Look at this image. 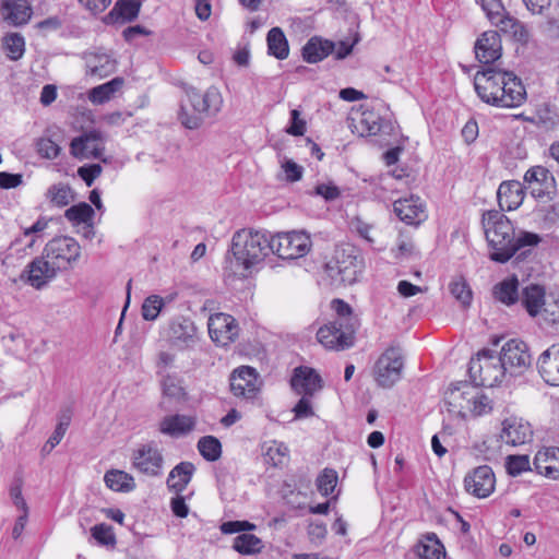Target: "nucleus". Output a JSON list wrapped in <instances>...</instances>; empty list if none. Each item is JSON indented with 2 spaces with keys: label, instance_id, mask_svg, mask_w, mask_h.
Here are the masks:
<instances>
[{
  "label": "nucleus",
  "instance_id": "412c9836",
  "mask_svg": "<svg viewBox=\"0 0 559 559\" xmlns=\"http://www.w3.org/2000/svg\"><path fill=\"white\" fill-rule=\"evenodd\" d=\"M104 150L103 138L97 131L84 133L71 142V154L78 158H100Z\"/></svg>",
  "mask_w": 559,
  "mask_h": 559
},
{
  "label": "nucleus",
  "instance_id": "c9c22d12",
  "mask_svg": "<svg viewBox=\"0 0 559 559\" xmlns=\"http://www.w3.org/2000/svg\"><path fill=\"white\" fill-rule=\"evenodd\" d=\"M124 80L122 78H114L109 82L93 87L88 93V99L96 105L105 104L122 88Z\"/></svg>",
  "mask_w": 559,
  "mask_h": 559
},
{
  "label": "nucleus",
  "instance_id": "393cba45",
  "mask_svg": "<svg viewBox=\"0 0 559 559\" xmlns=\"http://www.w3.org/2000/svg\"><path fill=\"white\" fill-rule=\"evenodd\" d=\"M501 39L496 31H487L481 34L475 44V55L479 62L489 64L501 57Z\"/></svg>",
  "mask_w": 559,
  "mask_h": 559
},
{
  "label": "nucleus",
  "instance_id": "774afa93",
  "mask_svg": "<svg viewBox=\"0 0 559 559\" xmlns=\"http://www.w3.org/2000/svg\"><path fill=\"white\" fill-rule=\"evenodd\" d=\"M219 528L223 534H235L254 530L255 525L248 521H227Z\"/></svg>",
  "mask_w": 559,
  "mask_h": 559
},
{
  "label": "nucleus",
  "instance_id": "338daca9",
  "mask_svg": "<svg viewBox=\"0 0 559 559\" xmlns=\"http://www.w3.org/2000/svg\"><path fill=\"white\" fill-rule=\"evenodd\" d=\"M334 305V309L337 313V319H335L333 322H353L356 329L357 320L355 317H353L352 308L349 307V305L340 299L335 300Z\"/></svg>",
  "mask_w": 559,
  "mask_h": 559
},
{
  "label": "nucleus",
  "instance_id": "f03ea898",
  "mask_svg": "<svg viewBox=\"0 0 559 559\" xmlns=\"http://www.w3.org/2000/svg\"><path fill=\"white\" fill-rule=\"evenodd\" d=\"M330 260L317 261V269L322 266L333 285H352L362 274L365 262L356 247H333Z\"/></svg>",
  "mask_w": 559,
  "mask_h": 559
},
{
  "label": "nucleus",
  "instance_id": "13d9d810",
  "mask_svg": "<svg viewBox=\"0 0 559 559\" xmlns=\"http://www.w3.org/2000/svg\"><path fill=\"white\" fill-rule=\"evenodd\" d=\"M92 536L100 544L105 546L114 545L116 543L115 535L112 534L111 527L106 524H97L91 530Z\"/></svg>",
  "mask_w": 559,
  "mask_h": 559
},
{
  "label": "nucleus",
  "instance_id": "79ce46f5",
  "mask_svg": "<svg viewBox=\"0 0 559 559\" xmlns=\"http://www.w3.org/2000/svg\"><path fill=\"white\" fill-rule=\"evenodd\" d=\"M94 210L90 204H87L86 202H81L69 207L66 211L64 216L68 221L72 222L73 224H84L86 228L91 229V222L94 217Z\"/></svg>",
  "mask_w": 559,
  "mask_h": 559
},
{
  "label": "nucleus",
  "instance_id": "c756f323",
  "mask_svg": "<svg viewBox=\"0 0 559 559\" xmlns=\"http://www.w3.org/2000/svg\"><path fill=\"white\" fill-rule=\"evenodd\" d=\"M195 418L189 415H169L159 423V431L164 435L178 438L193 430Z\"/></svg>",
  "mask_w": 559,
  "mask_h": 559
},
{
  "label": "nucleus",
  "instance_id": "bf43d9fd",
  "mask_svg": "<svg viewBox=\"0 0 559 559\" xmlns=\"http://www.w3.org/2000/svg\"><path fill=\"white\" fill-rule=\"evenodd\" d=\"M176 356L169 352H159L156 357V374L164 376L170 373V369L175 367Z\"/></svg>",
  "mask_w": 559,
  "mask_h": 559
},
{
  "label": "nucleus",
  "instance_id": "0e129e2a",
  "mask_svg": "<svg viewBox=\"0 0 559 559\" xmlns=\"http://www.w3.org/2000/svg\"><path fill=\"white\" fill-rule=\"evenodd\" d=\"M286 132L294 136H301L306 132V121L300 117L298 109L290 111V124L286 129Z\"/></svg>",
  "mask_w": 559,
  "mask_h": 559
},
{
  "label": "nucleus",
  "instance_id": "c85d7f7f",
  "mask_svg": "<svg viewBox=\"0 0 559 559\" xmlns=\"http://www.w3.org/2000/svg\"><path fill=\"white\" fill-rule=\"evenodd\" d=\"M497 197L501 210H515L524 200L523 186L515 180L504 181L499 186Z\"/></svg>",
  "mask_w": 559,
  "mask_h": 559
},
{
  "label": "nucleus",
  "instance_id": "69168bd1",
  "mask_svg": "<svg viewBox=\"0 0 559 559\" xmlns=\"http://www.w3.org/2000/svg\"><path fill=\"white\" fill-rule=\"evenodd\" d=\"M102 166L99 164H92L82 166L78 169V175L84 180L87 187H91L95 179L102 174Z\"/></svg>",
  "mask_w": 559,
  "mask_h": 559
},
{
  "label": "nucleus",
  "instance_id": "4c0bfd02",
  "mask_svg": "<svg viewBox=\"0 0 559 559\" xmlns=\"http://www.w3.org/2000/svg\"><path fill=\"white\" fill-rule=\"evenodd\" d=\"M269 53L280 60H284L289 55L288 41L284 32L280 27H273L269 31L267 37Z\"/></svg>",
  "mask_w": 559,
  "mask_h": 559
},
{
  "label": "nucleus",
  "instance_id": "9d476101",
  "mask_svg": "<svg viewBox=\"0 0 559 559\" xmlns=\"http://www.w3.org/2000/svg\"><path fill=\"white\" fill-rule=\"evenodd\" d=\"M207 329L211 340L218 346H228L234 343L240 331L237 320L224 312L211 314Z\"/></svg>",
  "mask_w": 559,
  "mask_h": 559
},
{
  "label": "nucleus",
  "instance_id": "dca6fc26",
  "mask_svg": "<svg viewBox=\"0 0 559 559\" xmlns=\"http://www.w3.org/2000/svg\"><path fill=\"white\" fill-rule=\"evenodd\" d=\"M230 390L235 396L253 399L260 390L259 374L254 368L241 366L230 374Z\"/></svg>",
  "mask_w": 559,
  "mask_h": 559
},
{
  "label": "nucleus",
  "instance_id": "5701e85b",
  "mask_svg": "<svg viewBox=\"0 0 559 559\" xmlns=\"http://www.w3.org/2000/svg\"><path fill=\"white\" fill-rule=\"evenodd\" d=\"M32 16L28 0H0V19L11 26L27 24Z\"/></svg>",
  "mask_w": 559,
  "mask_h": 559
},
{
  "label": "nucleus",
  "instance_id": "cd10ccee",
  "mask_svg": "<svg viewBox=\"0 0 559 559\" xmlns=\"http://www.w3.org/2000/svg\"><path fill=\"white\" fill-rule=\"evenodd\" d=\"M534 466L538 474L550 479H559V448H544L534 457Z\"/></svg>",
  "mask_w": 559,
  "mask_h": 559
},
{
  "label": "nucleus",
  "instance_id": "6ab92c4d",
  "mask_svg": "<svg viewBox=\"0 0 559 559\" xmlns=\"http://www.w3.org/2000/svg\"><path fill=\"white\" fill-rule=\"evenodd\" d=\"M524 182L527 189L536 199L548 197L556 186L555 177L544 166H533L526 170L524 175Z\"/></svg>",
  "mask_w": 559,
  "mask_h": 559
},
{
  "label": "nucleus",
  "instance_id": "ea45409f",
  "mask_svg": "<svg viewBox=\"0 0 559 559\" xmlns=\"http://www.w3.org/2000/svg\"><path fill=\"white\" fill-rule=\"evenodd\" d=\"M417 551L418 555L424 559L445 558L444 547L438 539L437 535L433 533L427 534L425 538L420 540Z\"/></svg>",
  "mask_w": 559,
  "mask_h": 559
},
{
  "label": "nucleus",
  "instance_id": "b1692460",
  "mask_svg": "<svg viewBox=\"0 0 559 559\" xmlns=\"http://www.w3.org/2000/svg\"><path fill=\"white\" fill-rule=\"evenodd\" d=\"M313 247H263L267 249L278 259L292 263L296 262L298 265L304 266L307 271H313L317 269V261L312 259L316 254L312 250Z\"/></svg>",
  "mask_w": 559,
  "mask_h": 559
},
{
  "label": "nucleus",
  "instance_id": "8fccbe9b",
  "mask_svg": "<svg viewBox=\"0 0 559 559\" xmlns=\"http://www.w3.org/2000/svg\"><path fill=\"white\" fill-rule=\"evenodd\" d=\"M380 116L372 110L361 112L357 129L362 136L374 135L380 131Z\"/></svg>",
  "mask_w": 559,
  "mask_h": 559
},
{
  "label": "nucleus",
  "instance_id": "4d7b16f0",
  "mask_svg": "<svg viewBox=\"0 0 559 559\" xmlns=\"http://www.w3.org/2000/svg\"><path fill=\"white\" fill-rule=\"evenodd\" d=\"M507 471L512 476H519L530 469V460L527 455H509L506 464Z\"/></svg>",
  "mask_w": 559,
  "mask_h": 559
},
{
  "label": "nucleus",
  "instance_id": "20e7f679",
  "mask_svg": "<svg viewBox=\"0 0 559 559\" xmlns=\"http://www.w3.org/2000/svg\"><path fill=\"white\" fill-rule=\"evenodd\" d=\"M468 372L476 385L492 388L506 373V367L491 349H483L469 361Z\"/></svg>",
  "mask_w": 559,
  "mask_h": 559
},
{
  "label": "nucleus",
  "instance_id": "a211bd4d",
  "mask_svg": "<svg viewBox=\"0 0 559 559\" xmlns=\"http://www.w3.org/2000/svg\"><path fill=\"white\" fill-rule=\"evenodd\" d=\"M504 84L500 87L499 96L493 106L513 108L522 105L526 98V91L522 81L510 71H507Z\"/></svg>",
  "mask_w": 559,
  "mask_h": 559
},
{
  "label": "nucleus",
  "instance_id": "ddd939ff",
  "mask_svg": "<svg viewBox=\"0 0 559 559\" xmlns=\"http://www.w3.org/2000/svg\"><path fill=\"white\" fill-rule=\"evenodd\" d=\"M164 459L160 450L154 442L140 445L132 454V466L147 476H157L162 473Z\"/></svg>",
  "mask_w": 559,
  "mask_h": 559
},
{
  "label": "nucleus",
  "instance_id": "c03bdc74",
  "mask_svg": "<svg viewBox=\"0 0 559 559\" xmlns=\"http://www.w3.org/2000/svg\"><path fill=\"white\" fill-rule=\"evenodd\" d=\"M233 548L241 555H254L261 551L263 543L253 534L242 533L234 539Z\"/></svg>",
  "mask_w": 559,
  "mask_h": 559
},
{
  "label": "nucleus",
  "instance_id": "603ef678",
  "mask_svg": "<svg viewBox=\"0 0 559 559\" xmlns=\"http://www.w3.org/2000/svg\"><path fill=\"white\" fill-rule=\"evenodd\" d=\"M338 480V475L333 468H324L317 477L316 485L319 492L326 497L331 495Z\"/></svg>",
  "mask_w": 559,
  "mask_h": 559
},
{
  "label": "nucleus",
  "instance_id": "f3484780",
  "mask_svg": "<svg viewBox=\"0 0 559 559\" xmlns=\"http://www.w3.org/2000/svg\"><path fill=\"white\" fill-rule=\"evenodd\" d=\"M393 211L400 221L412 226L420 225L428 217L425 202L416 195L396 200Z\"/></svg>",
  "mask_w": 559,
  "mask_h": 559
},
{
  "label": "nucleus",
  "instance_id": "2f4dec72",
  "mask_svg": "<svg viewBox=\"0 0 559 559\" xmlns=\"http://www.w3.org/2000/svg\"><path fill=\"white\" fill-rule=\"evenodd\" d=\"M56 271L45 255L35 259L28 266L27 283L36 289L43 288L56 276Z\"/></svg>",
  "mask_w": 559,
  "mask_h": 559
},
{
  "label": "nucleus",
  "instance_id": "f8f14e48",
  "mask_svg": "<svg viewBox=\"0 0 559 559\" xmlns=\"http://www.w3.org/2000/svg\"><path fill=\"white\" fill-rule=\"evenodd\" d=\"M451 402L459 407L460 413L469 411L474 416L488 414L491 409V401L485 394L476 391L474 388L467 386L464 391H452L450 393Z\"/></svg>",
  "mask_w": 559,
  "mask_h": 559
},
{
  "label": "nucleus",
  "instance_id": "f704fd0d",
  "mask_svg": "<svg viewBox=\"0 0 559 559\" xmlns=\"http://www.w3.org/2000/svg\"><path fill=\"white\" fill-rule=\"evenodd\" d=\"M522 305L531 317H537L540 308L546 305V293L544 287L539 285H530L523 289Z\"/></svg>",
  "mask_w": 559,
  "mask_h": 559
},
{
  "label": "nucleus",
  "instance_id": "4be33fe9",
  "mask_svg": "<svg viewBox=\"0 0 559 559\" xmlns=\"http://www.w3.org/2000/svg\"><path fill=\"white\" fill-rule=\"evenodd\" d=\"M83 60L85 61L86 74L94 78L104 79L117 69V60L103 50L84 52Z\"/></svg>",
  "mask_w": 559,
  "mask_h": 559
},
{
  "label": "nucleus",
  "instance_id": "0eeeda50",
  "mask_svg": "<svg viewBox=\"0 0 559 559\" xmlns=\"http://www.w3.org/2000/svg\"><path fill=\"white\" fill-rule=\"evenodd\" d=\"M355 332L353 322H330L318 330L317 340L328 349L344 350L354 345Z\"/></svg>",
  "mask_w": 559,
  "mask_h": 559
},
{
  "label": "nucleus",
  "instance_id": "052dcab7",
  "mask_svg": "<svg viewBox=\"0 0 559 559\" xmlns=\"http://www.w3.org/2000/svg\"><path fill=\"white\" fill-rule=\"evenodd\" d=\"M477 2L491 23L506 11L501 0H477Z\"/></svg>",
  "mask_w": 559,
  "mask_h": 559
},
{
  "label": "nucleus",
  "instance_id": "37998d69",
  "mask_svg": "<svg viewBox=\"0 0 559 559\" xmlns=\"http://www.w3.org/2000/svg\"><path fill=\"white\" fill-rule=\"evenodd\" d=\"M2 46L10 60H20L25 52V39L20 33H9L2 38Z\"/></svg>",
  "mask_w": 559,
  "mask_h": 559
},
{
  "label": "nucleus",
  "instance_id": "7c9ffc66",
  "mask_svg": "<svg viewBox=\"0 0 559 559\" xmlns=\"http://www.w3.org/2000/svg\"><path fill=\"white\" fill-rule=\"evenodd\" d=\"M79 249L80 247H50L44 255L57 273L67 270L78 260Z\"/></svg>",
  "mask_w": 559,
  "mask_h": 559
},
{
  "label": "nucleus",
  "instance_id": "1a4fd4ad",
  "mask_svg": "<svg viewBox=\"0 0 559 559\" xmlns=\"http://www.w3.org/2000/svg\"><path fill=\"white\" fill-rule=\"evenodd\" d=\"M506 70L487 68L478 71L474 78V87L478 97L486 104L493 106L499 96L500 87L504 84Z\"/></svg>",
  "mask_w": 559,
  "mask_h": 559
},
{
  "label": "nucleus",
  "instance_id": "2eb2a0df",
  "mask_svg": "<svg viewBox=\"0 0 559 559\" xmlns=\"http://www.w3.org/2000/svg\"><path fill=\"white\" fill-rule=\"evenodd\" d=\"M197 326L192 320L185 317L174 319L169 324L168 341L178 349L192 348L198 343Z\"/></svg>",
  "mask_w": 559,
  "mask_h": 559
},
{
  "label": "nucleus",
  "instance_id": "58836bf2",
  "mask_svg": "<svg viewBox=\"0 0 559 559\" xmlns=\"http://www.w3.org/2000/svg\"><path fill=\"white\" fill-rule=\"evenodd\" d=\"M492 24L499 27L501 32L511 35L516 40L522 41L527 38V32L523 24L519 20L510 16L506 11L499 15V17L493 20Z\"/></svg>",
  "mask_w": 559,
  "mask_h": 559
},
{
  "label": "nucleus",
  "instance_id": "6e6d98bb",
  "mask_svg": "<svg viewBox=\"0 0 559 559\" xmlns=\"http://www.w3.org/2000/svg\"><path fill=\"white\" fill-rule=\"evenodd\" d=\"M37 153L47 159H55L60 154V146L48 138H40L36 141Z\"/></svg>",
  "mask_w": 559,
  "mask_h": 559
},
{
  "label": "nucleus",
  "instance_id": "680f3d73",
  "mask_svg": "<svg viewBox=\"0 0 559 559\" xmlns=\"http://www.w3.org/2000/svg\"><path fill=\"white\" fill-rule=\"evenodd\" d=\"M546 323H559V300L547 301L538 314Z\"/></svg>",
  "mask_w": 559,
  "mask_h": 559
},
{
  "label": "nucleus",
  "instance_id": "864d4df0",
  "mask_svg": "<svg viewBox=\"0 0 559 559\" xmlns=\"http://www.w3.org/2000/svg\"><path fill=\"white\" fill-rule=\"evenodd\" d=\"M449 287L452 296L456 300H459L463 307L469 306L472 301V290L468 287L466 281L462 276L455 277L450 283Z\"/></svg>",
  "mask_w": 559,
  "mask_h": 559
},
{
  "label": "nucleus",
  "instance_id": "7ed1b4c3",
  "mask_svg": "<svg viewBox=\"0 0 559 559\" xmlns=\"http://www.w3.org/2000/svg\"><path fill=\"white\" fill-rule=\"evenodd\" d=\"M488 245H538L542 237L535 233L515 229L506 215L489 211L483 216Z\"/></svg>",
  "mask_w": 559,
  "mask_h": 559
},
{
  "label": "nucleus",
  "instance_id": "f257e3e1",
  "mask_svg": "<svg viewBox=\"0 0 559 559\" xmlns=\"http://www.w3.org/2000/svg\"><path fill=\"white\" fill-rule=\"evenodd\" d=\"M222 106L223 96L217 87L210 86L203 94L189 87L181 99L178 118L186 128L197 129L201 126L204 115H216Z\"/></svg>",
  "mask_w": 559,
  "mask_h": 559
},
{
  "label": "nucleus",
  "instance_id": "a878e982",
  "mask_svg": "<svg viewBox=\"0 0 559 559\" xmlns=\"http://www.w3.org/2000/svg\"><path fill=\"white\" fill-rule=\"evenodd\" d=\"M540 377L549 385H559V344L544 350L537 360Z\"/></svg>",
  "mask_w": 559,
  "mask_h": 559
},
{
  "label": "nucleus",
  "instance_id": "a19ab883",
  "mask_svg": "<svg viewBox=\"0 0 559 559\" xmlns=\"http://www.w3.org/2000/svg\"><path fill=\"white\" fill-rule=\"evenodd\" d=\"M495 297L506 304L513 305L519 297V281L515 276L503 280L493 288Z\"/></svg>",
  "mask_w": 559,
  "mask_h": 559
},
{
  "label": "nucleus",
  "instance_id": "09e8293b",
  "mask_svg": "<svg viewBox=\"0 0 559 559\" xmlns=\"http://www.w3.org/2000/svg\"><path fill=\"white\" fill-rule=\"evenodd\" d=\"M173 300V297L168 298V302ZM167 300L158 295H150L142 304V317L146 321H154L159 316L163 307Z\"/></svg>",
  "mask_w": 559,
  "mask_h": 559
},
{
  "label": "nucleus",
  "instance_id": "aec40b11",
  "mask_svg": "<svg viewBox=\"0 0 559 559\" xmlns=\"http://www.w3.org/2000/svg\"><path fill=\"white\" fill-rule=\"evenodd\" d=\"M532 437L531 425L522 418L510 417L502 421L500 439L503 443L518 447L531 441Z\"/></svg>",
  "mask_w": 559,
  "mask_h": 559
},
{
  "label": "nucleus",
  "instance_id": "6e6552de",
  "mask_svg": "<svg viewBox=\"0 0 559 559\" xmlns=\"http://www.w3.org/2000/svg\"><path fill=\"white\" fill-rule=\"evenodd\" d=\"M403 357L399 347H389L378 358L373 373L377 383L382 388H391L402 376Z\"/></svg>",
  "mask_w": 559,
  "mask_h": 559
},
{
  "label": "nucleus",
  "instance_id": "39448f33",
  "mask_svg": "<svg viewBox=\"0 0 559 559\" xmlns=\"http://www.w3.org/2000/svg\"><path fill=\"white\" fill-rule=\"evenodd\" d=\"M287 245L297 242L298 245H307L311 242L310 235L306 230H292L271 234L265 229L243 228L236 231L231 239V245Z\"/></svg>",
  "mask_w": 559,
  "mask_h": 559
},
{
  "label": "nucleus",
  "instance_id": "473e14b6",
  "mask_svg": "<svg viewBox=\"0 0 559 559\" xmlns=\"http://www.w3.org/2000/svg\"><path fill=\"white\" fill-rule=\"evenodd\" d=\"M334 43L319 37L310 38L302 47V58L308 63H317L332 53Z\"/></svg>",
  "mask_w": 559,
  "mask_h": 559
},
{
  "label": "nucleus",
  "instance_id": "de8ad7c7",
  "mask_svg": "<svg viewBox=\"0 0 559 559\" xmlns=\"http://www.w3.org/2000/svg\"><path fill=\"white\" fill-rule=\"evenodd\" d=\"M198 450L206 461L214 462L221 457L222 444L217 438L205 436L198 441Z\"/></svg>",
  "mask_w": 559,
  "mask_h": 559
},
{
  "label": "nucleus",
  "instance_id": "bb28decb",
  "mask_svg": "<svg viewBox=\"0 0 559 559\" xmlns=\"http://www.w3.org/2000/svg\"><path fill=\"white\" fill-rule=\"evenodd\" d=\"M322 380L314 369L298 367L294 370L290 380L292 388L297 394L312 396L322 386Z\"/></svg>",
  "mask_w": 559,
  "mask_h": 559
},
{
  "label": "nucleus",
  "instance_id": "3c124183",
  "mask_svg": "<svg viewBox=\"0 0 559 559\" xmlns=\"http://www.w3.org/2000/svg\"><path fill=\"white\" fill-rule=\"evenodd\" d=\"M143 0H120L116 3L110 15L118 14L123 21L134 20L140 12Z\"/></svg>",
  "mask_w": 559,
  "mask_h": 559
},
{
  "label": "nucleus",
  "instance_id": "e433bc0d",
  "mask_svg": "<svg viewBox=\"0 0 559 559\" xmlns=\"http://www.w3.org/2000/svg\"><path fill=\"white\" fill-rule=\"evenodd\" d=\"M106 486L118 492H130L135 488L132 475L120 469H110L104 476Z\"/></svg>",
  "mask_w": 559,
  "mask_h": 559
},
{
  "label": "nucleus",
  "instance_id": "9b49d317",
  "mask_svg": "<svg viewBox=\"0 0 559 559\" xmlns=\"http://www.w3.org/2000/svg\"><path fill=\"white\" fill-rule=\"evenodd\" d=\"M499 358L506 367V372L511 374H520L531 365L527 346L519 340L508 341L502 346Z\"/></svg>",
  "mask_w": 559,
  "mask_h": 559
},
{
  "label": "nucleus",
  "instance_id": "a18cd8bd",
  "mask_svg": "<svg viewBox=\"0 0 559 559\" xmlns=\"http://www.w3.org/2000/svg\"><path fill=\"white\" fill-rule=\"evenodd\" d=\"M162 392L165 396L175 400H182L186 391L182 386V380L176 373H165L159 376Z\"/></svg>",
  "mask_w": 559,
  "mask_h": 559
},
{
  "label": "nucleus",
  "instance_id": "5fc2aeb1",
  "mask_svg": "<svg viewBox=\"0 0 559 559\" xmlns=\"http://www.w3.org/2000/svg\"><path fill=\"white\" fill-rule=\"evenodd\" d=\"M47 198L60 207L68 205L73 199L70 187L62 183L51 186L47 191Z\"/></svg>",
  "mask_w": 559,
  "mask_h": 559
},
{
  "label": "nucleus",
  "instance_id": "72a5a7b5",
  "mask_svg": "<svg viewBox=\"0 0 559 559\" xmlns=\"http://www.w3.org/2000/svg\"><path fill=\"white\" fill-rule=\"evenodd\" d=\"M193 472L194 466L190 462H181L176 465L167 478L168 489L176 493L182 492L190 483Z\"/></svg>",
  "mask_w": 559,
  "mask_h": 559
},
{
  "label": "nucleus",
  "instance_id": "49530a36",
  "mask_svg": "<svg viewBox=\"0 0 559 559\" xmlns=\"http://www.w3.org/2000/svg\"><path fill=\"white\" fill-rule=\"evenodd\" d=\"M288 448L283 442L272 440L264 444L265 460L273 466L284 465L288 460Z\"/></svg>",
  "mask_w": 559,
  "mask_h": 559
},
{
  "label": "nucleus",
  "instance_id": "e2e57ef3",
  "mask_svg": "<svg viewBox=\"0 0 559 559\" xmlns=\"http://www.w3.org/2000/svg\"><path fill=\"white\" fill-rule=\"evenodd\" d=\"M537 119L545 128H555L559 124V115L547 105L537 110Z\"/></svg>",
  "mask_w": 559,
  "mask_h": 559
},
{
  "label": "nucleus",
  "instance_id": "4468645a",
  "mask_svg": "<svg viewBox=\"0 0 559 559\" xmlns=\"http://www.w3.org/2000/svg\"><path fill=\"white\" fill-rule=\"evenodd\" d=\"M496 477L490 466L481 465L469 472L464 478L466 491L477 498H487L495 489Z\"/></svg>",
  "mask_w": 559,
  "mask_h": 559
},
{
  "label": "nucleus",
  "instance_id": "423d86ee",
  "mask_svg": "<svg viewBox=\"0 0 559 559\" xmlns=\"http://www.w3.org/2000/svg\"><path fill=\"white\" fill-rule=\"evenodd\" d=\"M262 255H267L263 247H231L226 254V278L246 277L249 270L262 260Z\"/></svg>",
  "mask_w": 559,
  "mask_h": 559
}]
</instances>
